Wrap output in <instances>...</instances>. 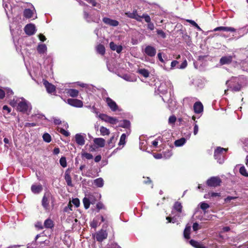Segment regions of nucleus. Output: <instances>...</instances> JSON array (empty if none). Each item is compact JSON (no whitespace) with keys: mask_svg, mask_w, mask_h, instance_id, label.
<instances>
[{"mask_svg":"<svg viewBox=\"0 0 248 248\" xmlns=\"http://www.w3.org/2000/svg\"><path fill=\"white\" fill-rule=\"evenodd\" d=\"M10 104L13 107H16L18 111L24 113L28 114L31 109V104L23 97H14L10 102Z\"/></svg>","mask_w":248,"mask_h":248,"instance_id":"obj_1","label":"nucleus"},{"mask_svg":"<svg viewBox=\"0 0 248 248\" xmlns=\"http://www.w3.org/2000/svg\"><path fill=\"white\" fill-rule=\"evenodd\" d=\"M228 150L227 148H221L218 147L214 152V156L216 159L219 164H222L224 161V153Z\"/></svg>","mask_w":248,"mask_h":248,"instance_id":"obj_2","label":"nucleus"},{"mask_svg":"<svg viewBox=\"0 0 248 248\" xmlns=\"http://www.w3.org/2000/svg\"><path fill=\"white\" fill-rule=\"evenodd\" d=\"M172 87L171 82L168 80L164 82H162L160 83L158 86V90L159 93L162 94H165L167 93L168 89H170Z\"/></svg>","mask_w":248,"mask_h":248,"instance_id":"obj_3","label":"nucleus"},{"mask_svg":"<svg viewBox=\"0 0 248 248\" xmlns=\"http://www.w3.org/2000/svg\"><path fill=\"white\" fill-rule=\"evenodd\" d=\"M84 18L88 22L98 23L100 21V15L99 14L90 15L87 12H84Z\"/></svg>","mask_w":248,"mask_h":248,"instance_id":"obj_4","label":"nucleus"},{"mask_svg":"<svg viewBox=\"0 0 248 248\" xmlns=\"http://www.w3.org/2000/svg\"><path fill=\"white\" fill-rule=\"evenodd\" d=\"M221 182L218 177H212L207 181V185L209 186L217 187L219 186Z\"/></svg>","mask_w":248,"mask_h":248,"instance_id":"obj_5","label":"nucleus"},{"mask_svg":"<svg viewBox=\"0 0 248 248\" xmlns=\"http://www.w3.org/2000/svg\"><path fill=\"white\" fill-rule=\"evenodd\" d=\"M144 53L147 56L153 57L155 55L156 50L154 46L148 45L145 47L144 49Z\"/></svg>","mask_w":248,"mask_h":248,"instance_id":"obj_6","label":"nucleus"},{"mask_svg":"<svg viewBox=\"0 0 248 248\" xmlns=\"http://www.w3.org/2000/svg\"><path fill=\"white\" fill-rule=\"evenodd\" d=\"M67 103L72 106L77 108H81L83 105V102L81 100L77 99H68L67 100Z\"/></svg>","mask_w":248,"mask_h":248,"instance_id":"obj_7","label":"nucleus"},{"mask_svg":"<svg viewBox=\"0 0 248 248\" xmlns=\"http://www.w3.org/2000/svg\"><path fill=\"white\" fill-rule=\"evenodd\" d=\"M105 101L108 106L113 111H115L118 109V106L113 100L109 97H106Z\"/></svg>","mask_w":248,"mask_h":248,"instance_id":"obj_8","label":"nucleus"},{"mask_svg":"<svg viewBox=\"0 0 248 248\" xmlns=\"http://www.w3.org/2000/svg\"><path fill=\"white\" fill-rule=\"evenodd\" d=\"M25 31L28 35H31L35 33L36 31L35 26L34 24H27L25 28Z\"/></svg>","mask_w":248,"mask_h":248,"instance_id":"obj_9","label":"nucleus"},{"mask_svg":"<svg viewBox=\"0 0 248 248\" xmlns=\"http://www.w3.org/2000/svg\"><path fill=\"white\" fill-rule=\"evenodd\" d=\"M108 233L106 231L101 230L96 234V239L99 242H102L103 240L107 238Z\"/></svg>","mask_w":248,"mask_h":248,"instance_id":"obj_10","label":"nucleus"},{"mask_svg":"<svg viewBox=\"0 0 248 248\" xmlns=\"http://www.w3.org/2000/svg\"><path fill=\"white\" fill-rule=\"evenodd\" d=\"M244 77L243 76H239L238 77H233L230 80L226 81L227 85L234 84H236L238 83L241 84L242 81L243 80Z\"/></svg>","mask_w":248,"mask_h":248,"instance_id":"obj_11","label":"nucleus"},{"mask_svg":"<svg viewBox=\"0 0 248 248\" xmlns=\"http://www.w3.org/2000/svg\"><path fill=\"white\" fill-rule=\"evenodd\" d=\"M103 22L106 25L112 27H116L119 25V22L116 20L105 17L102 19Z\"/></svg>","mask_w":248,"mask_h":248,"instance_id":"obj_12","label":"nucleus"},{"mask_svg":"<svg viewBox=\"0 0 248 248\" xmlns=\"http://www.w3.org/2000/svg\"><path fill=\"white\" fill-rule=\"evenodd\" d=\"M43 84L45 86L48 93H52L55 92V87L53 84L49 83L46 80H43Z\"/></svg>","mask_w":248,"mask_h":248,"instance_id":"obj_13","label":"nucleus"},{"mask_svg":"<svg viewBox=\"0 0 248 248\" xmlns=\"http://www.w3.org/2000/svg\"><path fill=\"white\" fill-rule=\"evenodd\" d=\"M214 31H230V32H235L236 31L235 29L231 27H223L220 26L215 28L213 30Z\"/></svg>","mask_w":248,"mask_h":248,"instance_id":"obj_14","label":"nucleus"},{"mask_svg":"<svg viewBox=\"0 0 248 248\" xmlns=\"http://www.w3.org/2000/svg\"><path fill=\"white\" fill-rule=\"evenodd\" d=\"M193 109L195 113H200L203 111V107L201 102H196L194 104Z\"/></svg>","mask_w":248,"mask_h":248,"instance_id":"obj_15","label":"nucleus"},{"mask_svg":"<svg viewBox=\"0 0 248 248\" xmlns=\"http://www.w3.org/2000/svg\"><path fill=\"white\" fill-rule=\"evenodd\" d=\"M49 194L48 193H46L42 201V206L45 209H48L49 207Z\"/></svg>","mask_w":248,"mask_h":248,"instance_id":"obj_16","label":"nucleus"},{"mask_svg":"<svg viewBox=\"0 0 248 248\" xmlns=\"http://www.w3.org/2000/svg\"><path fill=\"white\" fill-rule=\"evenodd\" d=\"M85 137L81 134H77L75 135L76 143L79 145H83L85 144Z\"/></svg>","mask_w":248,"mask_h":248,"instance_id":"obj_17","label":"nucleus"},{"mask_svg":"<svg viewBox=\"0 0 248 248\" xmlns=\"http://www.w3.org/2000/svg\"><path fill=\"white\" fill-rule=\"evenodd\" d=\"M232 61V56H226L222 57L220 60V63L222 65L230 63Z\"/></svg>","mask_w":248,"mask_h":248,"instance_id":"obj_18","label":"nucleus"},{"mask_svg":"<svg viewBox=\"0 0 248 248\" xmlns=\"http://www.w3.org/2000/svg\"><path fill=\"white\" fill-rule=\"evenodd\" d=\"M64 179L68 186H72L71 177L70 176V171L69 169L67 170L65 172Z\"/></svg>","mask_w":248,"mask_h":248,"instance_id":"obj_19","label":"nucleus"},{"mask_svg":"<svg viewBox=\"0 0 248 248\" xmlns=\"http://www.w3.org/2000/svg\"><path fill=\"white\" fill-rule=\"evenodd\" d=\"M31 191L34 194H38L43 190L41 185H33L31 187Z\"/></svg>","mask_w":248,"mask_h":248,"instance_id":"obj_20","label":"nucleus"},{"mask_svg":"<svg viewBox=\"0 0 248 248\" xmlns=\"http://www.w3.org/2000/svg\"><path fill=\"white\" fill-rule=\"evenodd\" d=\"M109 46L112 50H115L118 53H120L123 49L121 46H117L113 42L110 43Z\"/></svg>","mask_w":248,"mask_h":248,"instance_id":"obj_21","label":"nucleus"},{"mask_svg":"<svg viewBox=\"0 0 248 248\" xmlns=\"http://www.w3.org/2000/svg\"><path fill=\"white\" fill-rule=\"evenodd\" d=\"M93 142L99 147H103L105 144V140L101 138H95L93 140Z\"/></svg>","mask_w":248,"mask_h":248,"instance_id":"obj_22","label":"nucleus"},{"mask_svg":"<svg viewBox=\"0 0 248 248\" xmlns=\"http://www.w3.org/2000/svg\"><path fill=\"white\" fill-rule=\"evenodd\" d=\"M228 87L231 89L233 92H238L241 90V84L238 83L236 84H229L227 85Z\"/></svg>","mask_w":248,"mask_h":248,"instance_id":"obj_23","label":"nucleus"},{"mask_svg":"<svg viewBox=\"0 0 248 248\" xmlns=\"http://www.w3.org/2000/svg\"><path fill=\"white\" fill-rule=\"evenodd\" d=\"M173 209L178 212V217H180L182 209L181 203L178 202H176L173 205Z\"/></svg>","mask_w":248,"mask_h":248,"instance_id":"obj_24","label":"nucleus"},{"mask_svg":"<svg viewBox=\"0 0 248 248\" xmlns=\"http://www.w3.org/2000/svg\"><path fill=\"white\" fill-rule=\"evenodd\" d=\"M37 50L40 54H44L46 51L47 47L45 44H41L38 45Z\"/></svg>","mask_w":248,"mask_h":248,"instance_id":"obj_25","label":"nucleus"},{"mask_svg":"<svg viewBox=\"0 0 248 248\" xmlns=\"http://www.w3.org/2000/svg\"><path fill=\"white\" fill-rule=\"evenodd\" d=\"M33 10H31L30 9H26L24 11V16L26 18H30L33 17Z\"/></svg>","mask_w":248,"mask_h":248,"instance_id":"obj_26","label":"nucleus"},{"mask_svg":"<svg viewBox=\"0 0 248 248\" xmlns=\"http://www.w3.org/2000/svg\"><path fill=\"white\" fill-rule=\"evenodd\" d=\"M190 245L196 248H206L205 246L203 245L201 243L191 240L189 241Z\"/></svg>","mask_w":248,"mask_h":248,"instance_id":"obj_27","label":"nucleus"},{"mask_svg":"<svg viewBox=\"0 0 248 248\" xmlns=\"http://www.w3.org/2000/svg\"><path fill=\"white\" fill-rule=\"evenodd\" d=\"M53 226H54L53 222L50 218H48V219H46L44 222V228H46L47 229H51L53 227Z\"/></svg>","mask_w":248,"mask_h":248,"instance_id":"obj_28","label":"nucleus"},{"mask_svg":"<svg viewBox=\"0 0 248 248\" xmlns=\"http://www.w3.org/2000/svg\"><path fill=\"white\" fill-rule=\"evenodd\" d=\"M138 72L144 78H146L149 76V72L147 69L141 68L138 70Z\"/></svg>","mask_w":248,"mask_h":248,"instance_id":"obj_29","label":"nucleus"},{"mask_svg":"<svg viewBox=\"0 0 248 248\" xmlns=\"http://www.w3.org/2000/svg\"><path fill=\"white\" fill-rule=\"evenodd\" d=\"M190 230L191 227L190 226H186L184 231V237L186 239H188L190 238Z\"/></svg>","mask_w":248,"mask_h":248,"instance_id":"obj_30","label":"nucleus"},{"mask_svg":"<svg viewBox=\"0 0 248 248\" xmlns=\"http://www.w3.org/2000/svg\"><path fill=\"white\" fill-rule=\"evenodd\" d=\"M67 93L71 97H77L78 94V91L75 89H70L67 91Z\"/></svg>","mask_w":248,"mask_h":248,"instance_id":"obj_31","label":"nucleus"},{"mask_svg":"<svg viewBox=\"0 0 248 248\" xmlns=\"http://www.w3.org/2000/svg\"><path fill=\"white\" fill-rule=\"evenodd\" d=\"M186 141V140L185 138H183L179 140H177L175 141L174 145L176 147H179L183 145Z\"/></svg>","mask_w":248,"mask_h":248,"instance_id":"obj_32","label":"nucleus"},{"mask_svg":"<svg viewBox=\"0 0 248 248\" xmlns=\"http://www.w3.org/2000/svg\"><path fill=\"white\" fill-rule=\"evenodd\" d=\"M94 183L97 187H101L103 186L104 181L102 178H99L94 180Z\"/></svg>","mask_w":248,"mask_h":248,"instance_id":"obj_33","label":"nucleus"},{"mask_svg":"<svg viewBox=\"0 0 248 248\" xmlns=\"http://www.w3.org/2000/svg\"><path fill=\"white\" fill-rule=\"evenodd\" d=\"M100 132L102 136L108 135L110 134L109 129L103 126L100 127Z\"/></svg>","mask_w":248,"mask_h":248,"instance_id":"obj_34","label":"nucleus"},{"mask_svg":"<svg viewBox=\"0 0 248 248\" xmlns=\"http://www.w3.org/2000/svg\"><path fill=\"white\" fill-rule=\"evenodd\" d=\"M97 52L101 55H104L105 52V48L103 45H99L96 47Z\"/></svg>","mask_w":248,"mask_h":248,"instance_id":"obj_35","label":"nucleus"},{"mask_svg":"<svg viewBox=\"0 0 248 248\" xmlns=\"http://www.w3.org/2000/svg\"><path fill=\"white\" fill-rule=\"evenodd\" d=\"M77 84L78 86L83 88H85L89 90H91L93 88V87L92 85H89L83 83H80L79 82H77Z\"/></svg>","mask_w":248,"mask_h":248,"instance_id":"obj_36","label":"nucleus"},{"mask_svg":"<svg viewBox=\"0 0 248 248\" xmlns=\"http://www.w3.org/2000/svg\"><path fill=\"white\" fill-rule=\"evenodd\" d=\"M83 203L84 207L86 209L89 208L90 204L91 203V202H90V199L87 198L86 196L83 199Z\"/></svg>","mask_w":248,"mask_h":248,"instance_id":"obj_37","label":"nucleus"},{"mask_svg":"<svg viewBox=\"0 0 248 248\" xmlns=\"http://www.w3.org/2000/svg\"><path fill=\"white\" fill-rule=\"evenodd\" d=\"M126 138V135L125 134H123L120 138V141L119 142V145H124L125 143V140Z\"/></svg>","mask_w":248,"mask_h":248,"instance_id":"obj_38","label":"nucleus"},{"mask_svg":"<svg viewBox=\"0 0 248 248\" xmlns=\"http://www.w3.org/2000/svg\"><path fill=\"white\" fill-rule=\"evenodd\" d=\"M239 172L245 177H248V172L244 166H242L239 169Z\"/></svg>","mask_w":248,"mask_h":248,"instance_id":"obj_39","label":"nucleus"},{"mask_svg":"<svg viewBox=\"0 0 248 248\" xmlns=\"http://www.w3.org/2000/svg\"><path fill=\"white\" fill-rule=\"evenodd\" d=\"M176 216L178 217V214L176 216H174L172 217H166V219L168 220V222H172L174 223L177 222Z\"/></svg>","mask_w":248,"mask_h":248,"instance_id":"obj_40","label":"nucleus"},{"mask_svg":"<svg viewBox=\"0 0 248 248\" xmlns=\"http://www.w3.org/2000/svg\"><path fill=\"white\" fill-rule=\"evenodd\" d=\"M98 117L102 120L108 123L109 116L105 114H99Z\"/></svg>","mask_w":248,"mask_h":248,"instance_id":"obj_41","label":"nucleus"},{"mask_svg":"<svg viewBox=\"0 0 248 248\" xmlns=\"http://www.w3.org/2000/svg\"><path fill=\"white\" fill-rule=\"evenodd\" d=\"M43 138L44 140L46 142H49L51 140V136L48 133H45L43 136Z\"/></svg>","mask_w":248,"mask_h":248,"instance_id":"obj_42","label":"nucleus"},{"mask_svg":"<svg viewBox=\"0 0 248 248\" xmlns=\"http://www.w3.org/2000/svg\"><path fill=\"white\" fill-rule=\"evenodd\" d=\"M207 197L205 196V198L206 197H219L220 196V194L219 193H216V192H209L208 194L207 195Z\"/></svg>","mask_w":248,"mask_h":248,"instance_id":"obj_43","label":"nucleus"},{"mask_svg":"<svg viewBox=\"0 0 248 248\" xmlns=\"http://www.w3.org/2000/svg\"><path fill=\"white\" fill-rule=\"evenodd\" d=\"M60 163L61 165L63 167L65 168L67 166V163L66 158L65 157H62L60 159Z\"/></svg>","mask_w":248,"mask_h":248,"instance_id":"obj_44","label":"nucleus"},{"mask_svg":"<svg viewBox=\"0 0 248 248\" xmlns=\"http://www.w3.org/2000/svg\"><path fill=\"white\" fill-rule=\"evenodd\" d=\"M4 92L5 93V94L7 95V97H9L14 94V92L12 90H11L9 88H5L4 89Z\"/></svg>","mask_w":248,"mask_h":248,"instance_id":"obj_45","label":"nucleus"},{"mask_svg":"<svg viewBox=\"0 0 248 248\" xmlns=\"http://www.w3.org/2000/svg\"><path fill=\"white\" fill-rule=\"evenodd\" d=\"M187 21L192 24L193 26L195 27L199 31H201L202 30L201 28L194 21L192 20H187Z\"/></svg>","mask_w":248,"mask_h":248,"instance_id":"obj_46","label":"nucleus"},{"mask_svg":"<svg viewBox=\"0 0 248 248\" xmlns=\"http://www.w3.org/2000/svg\"><path fill=\"white\" fill-rule=\"evenodd\" d=\"M118 120L116 118L109 116L108 123L114 124H116Z\"/></svg>","mask_w":248,"mask_h":248,"instance_id":"obj_47","label":"nucleus"},{"mask_svg":"<svg viewBox=\"0 0 248 248\" xmlns=\"http://www.w3.org/2000/svg\"><path fill=\"white\" fill-rule=\"evenodd\" d=\"M82 156L85 157L87 159H91L93 158V155L88 153H84L82 154Z\"/></svg>","mask_w":248,"mask_h":248,"instance_id":"obj_48","label":"nucleus"},{"mask_svg":"<svg viewBox=\"0 0 248 248\" xmlns=\"http://www.w3.org/2000/svg\"><path fill=\"white\" fill-rule=\"evenodd\" d=\"M86 196L87 197V198H89L90 199V202H91V203H94L95 202V199H94V196L93 194H88L86 195Z\"/></svg>","mask_w":248,"mask_h":248,"instance_id":"obj_49","label":"nucleus"},{"mask_svg":"<svg viewBox=\"0 0 248 248\" xmlns=\"http://www.w3.org/2000/svg\"><path fill=\"white\" fill-rule=\"evenodd\" d=\"M137 13V11H134L133 13H126L125 14L128 17L134 18L136 17V15Z\"/></svg>","mask_w":248,"mask_h":248,"instance_id":"obj_50","label":"nucleus"},{"mask_svg":"<svg viewBox=\"0 0 248 248\" xmlns=\"http://www.w3.org/2000/svg\"><path fill=\"white\" fill-rule=\"evenodd\" d=\"M72 205L71 202H69L67 206L64 208V211L65 212H69L72 210Z\"/></svg>","mask_w":248,"mask_h":248,"instance_id":"obj_51","label":"nucleus"},{"mask_svg":"<svg viewBox=\"0 0 248 248\" xmlns=\"http://www.w3.org/2000/svg\"><path fill=\"white\" fill-rule=\"evenodd\" d=\"M142 18H144L145 21L149 23L151 22V18L147 14H143L142 15Z\"/></svg>","mask_w":248,"mask_h":248,"instance_id":"obj_52","label":"nucleus"},{"mask_svg":"<svg viewBox=\"0 0 248 248\" xmlns=\"http://www.w3.org/2000/svg\"><path fill=\"white\" fill-rule=\"evenodd\" d=\"M116 140V139L115 138L114 136H112L108 141V144L111 146H113V144L115 142Z\"/></svg>","mask_w":248,"mask_h":248,"instance_id":"obj_53","label":"nucleus"},{"mask_svg":"<svg viewBox=\"0 0 248 248\" xmlns=\"http://www.w3.org/2000/svg\"><path fill=\"white\" fill-rule=\"evenodd\" d=\"M102 222H105V224L103 225V227H107L108 222V219L107 217H104L103 216L100 217Z\"/></svg>","mask_w":248,"mask_h":248,"instance_id":"obj_54","label":"nucleus"},{"mask_svg":"<svg viewBox=\"0 0 248 248\" xmlns=\"http://www.w3.org/2000/svg\"><path fill=\"white\" fill-rule=\"evenodd\" d=\"M156 32H157V34L158 35L160 36L162 38H166V34L162 30H157Z\"/></svg>","mask_w":248,"mask_h":248,"instance_id":"obj_55","label":"nucleus"},{"mask_svg":"<svg viewBox=\"0 0 248 248\" xmlns=\"http://www.w3.org/2000/svg\"><path fill=\"white\" fill-rule=\"evenodd\" d=\"M201 208L203 210H205L209 207V204L205 202H202L200 205Z\"/></svg>","mask_w":248,"mask_h":248,"instance_id":"obj_56","label":"nucleus"},{"mask_svg":"<svg viewBox=\"0 0 248 248\" xmlns=\"http://www.w3.org/2000/svg\"><path fill=\"white\" fill-rule=\"evenodd\" d=\"M187 66V62L186 60L184 61L181 65H178L177 67L179 69H184Z\"/></svg>","mask_w":248,"mask_h":248,"instance_id":"obj_57","label":"nucleus"},{"mask_svg":"<svg viewBox=\"0 0 248 248\" xmlns=\"http://www.w3.org/2000/svg\"><path fill=\"white\" fill-rule=\"evenodd\" d=\"M59 132L64 136L68 137L69 135V133L68 131L61 128H59Z\"/></svg>","mask_w":248,"mask_h":248,"instance_id":"obj_58","label":"nucleus"},{"mask_svg":"<svg viewBox=\"0 0 248 248\" xmlns=\"http://www.w3.org/2000/svg\"><path fill=\"white\" fill-rule=\"evenodd\" d=\"M72 202L76 206V207H78L79 206L80 202L78 199L76 198L73 199Z\"/></svg>","mask_w":248,"mask_h":248,"instance_id":"obj_59","label":"nucleus"},{"mask_svg":"<svg viewBox=\"0 0 248 248\" xmlns=\"http://www.w3.org/2000/svg\"><path fill=\"white\" fill-rule=\"evenodd\" d=\"M176 120V117L174 116H171L169 119V123L170 124H174Z\"/></svg>","mask_w":248,"mask_h":248,"instance_id":"obj_60","label":"nucleus"},{"mask_svg":"<svg viewBox=\"0 0 248 248\" xmlns=\"http://www.w3.org/2000/svg\"><path fill=\"white\" fill-rule=\"evenodd\" d=\"M192 228L194 231H197V230L201 228V227L199 226V224L197 222H195L193 223Z\"/></svg>","mask_w":248,"mask_h":248,"instance_id":"obj_61","label":"nucleus"},{"mask_svg":"<svg viewBox=\"0 0 248 248\" xmlns=\"http://www.w3.org/2000/svg\"><path fill=\"white\" fill-rule=\"evenodd\" d=\"M236 198V197L228 196L225 199L224 201L226 202H229L231 200H235Z\"/></svg>","mask_w":248,"mask_h":248,"instance_id":"obj_62","label":"nucleus"},{"mask_svg":"<svg viewBox=\"0 0 248 248\" xmlns=\"http://www.w3.org/2000/svg\"><path fill=\"white\" fill-rule=\"evenodd\" d=\"M178 64V62L177 61H173L171 62V69H173Z\"/></svg>","mask_w":248,"mask_h":248,"instance_id":"obj_63","label":"nucleus"},{"mask_svg":"<svg viewBox=\"0 0 248 248\" xmlns=\"http://www.w3.org/2000/svg\"><path fill=\"white\" fill-rule=\"evenodd\" d=\"M199 130L198 125L195 123L194 126L193 133L195 135H197Z\"/></svg>","mask_w":248,"mask_h":248,"instance_id":"obj_64","label":"nucleus"}]
</instances>
